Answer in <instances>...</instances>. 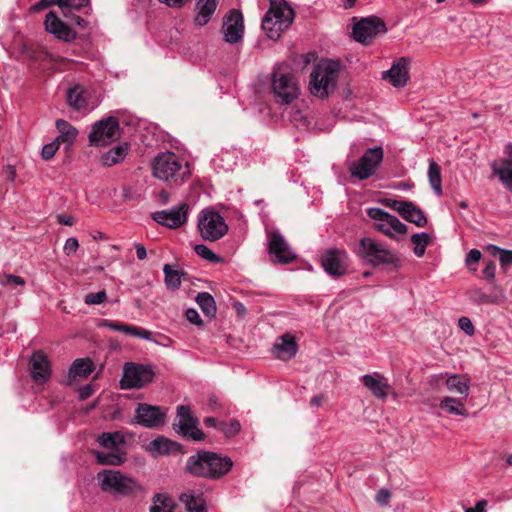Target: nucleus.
<instances>
[{
  "label": "nucleus",
  "mask_w": 512,
  "mask_h": 512,
  "mask_svg": "<svg viewBox=\"0 0 512 512\" xmlns=\"http://www.w3.org/2000/svg\"><path fill=\"white\" fill-rule=\"evenodd\" d=\"M272 351L276 358L283 361L290 360L298 351L295 337L289 333L278 337Z\"/></svg>",
  "instance_id": "nucleus-25"
},
{
  "label": "nucleus",
  "mask_w": 512,
  "mask_h": 512,
  "mask_svg": "<svg viewBox=\"0 0 512 512\" xmlns=\"http://www.w3.org/2000/svg\"><path fill=\"white\" fill-rule=\"evenodd\" d=\"M496 266L492 260L486 262L485 267L483 269V274L486 279L492 281L495 278Z\"/></svg>",
  "instance_id": "nucleus-55"
},
{
  "label": "nucleus",
  "mask_w": 512,
  "mask_h": 512,
  "mask_svg": "<svg viewBox=\"0 0 512 512\" xmlns=\"http://www.w3.org/2000/svg\"><path fill=\"white\" fill-rule=\"evenodd\" d=\"M130 146L128 143H122L116 147L111 148L109 151L101 156V163L104 166L111 167L122 162L129 152Z\"/></svg>",
  "instance_id": "nucleus-31"
},
{
  "label": "nucleus",
  "mask_w": 512,
  "mask_h": 512,
  "mask_svg": "<svg viewBox=\"0 0 512 512\" xmlns=\"http://www.w3.org/2000/svg\"><path fill=\"white\" fill-rule=\"evenodd\" d=\"M94 369V363L90 358L76 359L70 366L68 373V383L73 380L87 378L94 371Z\"/></svg>",
  "instance_id": "nucleus-29"
},
{
  "label": "nucleus",
  "mask_w": 512,
  "mask_h": 512,
  "mask_svg": "<svg viewBox=\"0 0 512 512\" xmlns=\"http://www.w3.org/2000/svg\"><path fill=\"white\" fill-rule=\"evenodd\" d=\"M368 216L376 221L377 230L390 238H394L397 234H405L407 226L402 223L396 216L389 214L381 208L373 207L367 212Z\"/></svg>",
  "instance_id": "nucleus-12"
},
{
  "label": "nucleus",
  "mask_w": 512,
  "mask_h": 512,
  "mask_svg": "<svg viewBox=\"0 0 512 512\" xmlns=\"http://www.w3.org/2000/svg\"><path fill=\"white\" fill-rule=\"evenodd\" d=\"M241 425L237 420H233L230 423L220 422L217 426V430L223 432L227 437H233L240 431Z\"/></svg>",
  "instance_id": "nucleus-48"
},
{
  "label": "nucleus",
  "mask_w": 512,
  "mask_h": 512,
  "mask_svg": "<svg viewBox=\"0 0 512 512\" xmlns=\"http://www.w3.org/2000/svg\"><path fill=\"white\" fill-rule=\"evenodd\" d=\"M387 31L385 22L377 16L361 19L353 26V37L359 43H366L378 34Z\"/></svg>",
  "instance_id": "nucleus-16"
},
{
  "label": "nucleus",
  "mask_w": 512,
  "mask_h": 512,
  "mask_svg": "<svg viewBox=\"0 0 512 512\" xmlns=\"http://www.w3.org/2000/svg\"><path fill=\"white\" fill-rule=\"evenodd\" d=\"M357 255L364 263L374 268L389 266L393 269H399L402 265L401 259L396 252L371 237L360 239Z\"/></svg>",
  "instance_id": "nucleus-2"
},
{
  "label": "nucleus",
  "mask_w": 512,
  "mask_h": 512,
  "mask_svg": "<svg viewBox=\"0 0 512 512\" xmlns=\"http://www.w3.org/2000/svg\"><path fill=\"white\" fill-rule=\"evenodd\" d=\"M119 136V122L115 117H107L97 121L89 134V142L93 146H104Z\"/></svg>",
  "instance_id": "nucleus-13"
},
{
  "label": "nucleus",
  "mask_w": 512,
  "mask_h": 512,
  "mask_svg": "<svg viewBox=\"0 0 512 512\" xmlns=\"http://www.w3.org/2000/svg\"><path fill=\"white\" fill-rule=\"evenodd\" d=\"M360 381L378 399L385 400L388 397L391 385L387 379L379 372L365 374L361 376Z\"/></svg>",
  "instance_id": "nucleus-23"
},
{
  "label": "nucleus",
  "mask_w": 512,
  "mask_h": 512,
  "mask_svg": "<svg viewBox=\"0 0 512 512\" xmlns=\"http://www.w3.org/2000/svg\"><path fill=\"white\" fill-rule=\"evenodd\" d=\"M409 58L402 57L387 71L382 72V78L388 79L394 87H404L408 80Z\"/></svg>",
  "instance_id": "nucleus-24"
},
{
  "label": "nucleus",
  "mask_w": 512,
  "mask_h": 512,
  "mask_svg": "<svg viewBox=\"0 0 512 512\" xmlns=\"http://www.w3.org/2000/svg\"><path fill=\"white\" fill-rule=\"evenodd\" d=\"M180 445L165 437H157L150 443V451L158 454H168L171 451L177 450Z\"/></svg>",
  "instance_id": "nucleus-38"
},
{
  "label": "nucleus",
  "mask_w": 512,
  "mask_h": 512,
  "mask_svg": "<svg viewBox=\"0 0 512 512\" xmlns=\"http://www.w3.org/2000/svg\"><path fill=\"white\" fill-rule=\"evenodd\" d=\"M107 299V294L105 290H101L95 293H88L84 298V303L86 305H98L105 302Z\"/></svg>",
  "instance_id": "nucleus-49"
},
{
  "label": "nucleus",
  "mask_w": 512,
  "mask_h": 512,
  "mask_svg": "<svg viewBox=\"0 0 512 512\" xmlns=\"http://www.w3.org/2000/svg\"><path fill=\"white\" fill-rule=\"evenodd\" d=\"M5 171L7 173V178L9 179V181L14 182L15 178H16V170H15L14 166L7 165L5 167Z\"/></svg>",
  "instance_id": "nucleus-64"
},
{
  "label": "nucleus",
  "mask_w": 512,
  "mask_h": 512,
  "mask_svg": "<svg viewBox=\"0 0 512 512\" xmlns=\"http://www.w3.org/2000/svg\"><path fill=\"white\" fill-rule=\"evenodd\" d=\"M198 230L204 240L217 241L227 233L228 225L220 213L205 209L198 216Z\"/></svg>",
  "instance_id": "nucleus-8"
},
{
  "label": "nucleus",
  "mask_w": 512,
  "mask_h": 512,
  "mask_svg": "<svg viewBox=\"0 0 512 512\" xmlns=\"http://www.w3.org/2000/svg\"><path fill=\"white\" fill-rule=\"evenodd\" d=\"M78 247H79L78 240L74 237H70L66 240L63 249H64L65 254L69 256V255L75 253L77 251Z\"/></svg>",
  "instance_id": "nucleus-53"
},
{
  "label": "nucleus",
  "mask_w": 512,
  "mask_h": 512,
  "mask_svg": "<svg viewBox=\"0 0 512 512\" xmlns=\"http://www.w3.org/2000/svg\"><path fill=\"white\" fill-rule=\"evenodd\" d=\"M458 325H459L460 329L463 330L469 336H472L475 332L474 325H473L472 321L470 320V318H468V317L463 316V317L459 318Z\"/></svg>",
  "instance_id": "nucleus-51"
},
{
  "label": "nucleus",
  "mask_w": 512,
  "mask_h": 512,
  "mask_svg": "<svg viewBox=\"0 0 512 512\" xmlns=\"http://www.w3.org/2000/svg\"><path fill=\"white\" fill-rule=\"evenodd\" d=\"M166 413L159 406L139 403L135 410L134 422L145 428H158L165 424Z\"/></svg>",
  "instance_id": "nucleus-17"
},
{
  "label": "nucleus",
  "mask_w": 512,
  "mask_h": 512,
  "mask_svg": "<svg viewBox=\"0 0 512 512\" xmlns=\"http://www.w3.org/2000/svg\"><path fill=\"white\" fill-rule=\"evenodd\" d=\"M196 302L201 308L202 312L207 317H214L216 315V303L214 298L208 292H200L196 297Z\"/></svg>",
  "instance_id": "nucleus-39"
},
{
  "label": "nucleus",
  "mask_w": 512,
  "mask_h": 512,
  "mask_svg": "<svg viewBox=\"0 0 512 512\" xmlns=\"http://www.w3.org/2000/svg\"><path fill=\"white\" fill-rule=\"evenodd\" d=\"M154 371L151 365L125 363L120 384L123 389L142 388L152 382Z\"/></svg>",
  "instance_id": "nucleus-10"
},
{
  "label": "nucleus",
  "mask_w": 512,
  "mask_h": 512,
  "mask_svg": "<svg viewBox=\"0 0 512 512\" xmlns=\"http://www.w3.org/2000/svg\"><path fill=\"white\" fill-rule=\"evenodd\" d=\"M428 178H429V183H430L432 189L434 190L435 194L437 196H441L443 193L441 168L434 160L429 161Z\"/></svg>",
  "instance_id": "nucleus-37"
},
{
  "label": "nucleus",
  "mask_w": 512,
  "mask_h": 512,
  "mask_svg": "<svg viewBox=\"0 0 512 512\" xmlns=\"http://www.w3.org/2000/svg\"><path fill=\"white\" fill-rule=\"evenodd\" d=\"M179 499L188 512H207L205 501L201 493L189 490L182 493Z\"/></svg>",
  "instance_id": "nucleus-30"
},
{
  "label": "nucleus",
  "mask_w": 512,
  "mask_h": 512,
  "mask_svg": "<svg viewBox=\"0 0 512 512\" xmlns=\"http://www.w3.org/2000/svg\"><path fill=\"white\" fill-rule=\"evenodd\" d=\"M44 24L46 31L59 40L72 42L76 39L77 33L69 25L60 20L53 11L46 14Z\"/></svg>",
  "instance_id": "nucleus-22"
},
{
  "label": "nucleus",
  "mask_w": 512,
  "mask_h": 512,
  "mask_svg": "<svg viewBox=\"0 0 512 512\" xmlns=\"http://www.w3.org/2000/svg\"><path fill=\"white\" fill-rule=\"evenodd\" d=\"M391 494L389 490L382 488L376 494V501L381 506H386L390 501Z\"/></svg>",
  "instance_id": "nucleus-54"
},
{
  "label": "nucleus",
  "mask_w": 512,
  "mask_h": 512,
  "mask_svg": "<svg viewBox=\"0 0 512 512\" xmlns=\"http://www.w3.org/2000/svg\"><path fill=\"white\" fill-rule=\"evenodd\" d=\"M163 272L165 284L169 289L176 290L181 286V277L185 275L184 272L174 270L169 264L164 265Z\"/></svg>",
  "instance_id": "nucleus-41"
},
{
  "label": "nucleus",
  "mask_w": 512,
  "mask_h": 512,
  "mask_svg": "<svg viewBox=\"0 0 512 512\" xmlns=\"http://www.w3.org/2000/svg\"><path fill=\"white\" fill-rule=\"evenodd\" d=\"M339 77V64L322 60L310 74L309 89L312 95L324 99L335 89Z\"/></svg>",
  "instance_id": "nucleus-5"
},
{
  "label": "nucleus",
  "mask_w": 512,
  "mask_h": 512,
  "mask_svg": "<svg viewBox=\"0 0 512 512\" xmlns=\"http://www.w3.org/2000/svg\"><path fill=\"white\" fill-rule=\"evenodd\" d=\"M96 479L101 490L113 496L126 497L142 490L135 479L117 470L104 469L97 474Z\"/></svg>",
  "instance_id": "nucleus-6"
},
{
  "label": "nucleus",
  "mask_w": 512,
  "mask_h": 512,
  "mask_svg": "<svg viewBox=\"0 0 512 512\" xmlns=\"http://www.w3.org/2000/svg\"><path fill=\"white\" fill-rule=\"evenodd\" d=\"M439 407L448 414L457 416H468V411L465 407L464 402L459 398L450 396L444 397L439 404Z\"/></svg>",
  "instance_id": "nucleus-32"
},
{
  "label": "nucleus",
  "mask_w": 512,
  "mask_h": 512,
  "mask_svg": "<svg viewBox=\"0 0 512 512\" xmlns=\"http://www.w3.org/2000/svg\"><path fill=\"white\" fill-rule=\"evenodd\" d=\"M222 32L225 41L230 44H236L242 40L244 21L240 11L233 9L224 17Z\"/></svg>",
  "instance_id": "nucleus-18"
},
{
  "label": "nucleus",
  "mask_w": 512,
  "mask_h": 512,
  "mask_svg": "<svg viewBox=\"0 0 512 512\" xmlns=\"http://www.w3.org/2000/svg\"><path fill=\"white\" fill-rule=\"evenodd\" d=\"M93 455L100 465L119 466L125 461V453L117 450H110V452L93 451Z\"/></svg>",
  "instance_id": "nucleus-35"
},
{
  "label": "nucleus",
  "mask_w": 512,
  "mask_h": 512,
  "mask_svg": "<svg viewBox=\"0 0 512 512\" xmlns=\"http://www.w3.org/2000/svg\"><path fill=\"white\" fill-rule=\"evenodd\" d=\"M100 326L114 330V331L123 332V333L129 334V335H130V332H133V326H130V325H127V324H124L121 322L108 320V319L102 320Z\"/></svg>",
  "instance_id": "nucleus-47"
},
{
  "label": "nucleus",
  "mask_w": 512,
  "mask_h": 512,
  "mask_svg": "<svg viewBox=\"0 0 512 512\" xmlns=\"http://www.w3.org/2000/svg\"><path fill=\"white\" fill-rule=\"evenodd\" d=\"M389 206L397 211L406 221L415 224L418 227L427 225V218L424 212L413 202L402 200H391Z\"/></svg>",
  "instance_id": "nucleus-21"
},
{
  "label": "nucleus",
  "mask_w": 512,
  "mask_h": 512,
  "mask_svg": "<svg viewBox=\"0 0 512 512\" xmlns=\"http://www.w3.org/2000/svg\"><path fill=\"white\" fill-rule=\"evenodd\" d=\"M186 318L192 324H195V325H202L203 324V321H202L199 313L195 309H192V308L191 309H187L186 310Z\"/></svg>",
  "instance_id": "nucleus-56"
},
{
  "label": "nucleus",
  "mask_w": 512,
  "mask_h": 512,
  "mask_svg": "<svg viewBox=\"0 0 512 512\" xmlns=\"http://www.w3.org/2000/svg\"><path fill=\"white\" fill-rule=\"evenodd\" d=\"M440 378H446V386L450 392L463 395L464 398L469 396L470 380L467 376L460 374L441 373L438 375Z\"/></svg>",
  "instance_id": "nucleus-27"
},
{
  "label": "nucleus",
  "mask_w": 512,
  "mask_h": 512,
  "mask_svg": "<svg viewBox=\"0 0 512 512\" xmlns=\"http://www.w3.org/2000/svg\"><path fill=\"white\" fill-rule=\"evenodd\" d=\"M294 17V10L285 0H270L261 26L267 37L275 41L292 25Z\"/></svg>",
  "instance_id": "nucleus-3"
},
{
  "label": "nucleus",
  "mask_w": 512,
  "mask_h": 512,
  "mask_svg": "<svg viewBox=\"0 0 512 512\" xmlns=\"http://www.w3.org/2000/svg\"><path fill=\"white\" fill-rule=\"evenodd\" d=\"M94 390L91 385H85L79 389V398L85 400L93 394Z\"/></svg>",
  "instance_id": "nucleus-59"
},
{
  "label": "nucleus",
  "mask_w": 512,
  "mask_h": 512,
  "mask_svg": "<svg viewBox=\"0 0 512 512\" xmlns=\"http://www.w3.org/2000/svg\"><path fill=\"white\" fill-rule=\"evenodd\" d=\"M173 501L165 494H157L153 499L150 512H172Z\"/></svg>",
  "instance_id": "nucleus-43"
},
{
  "label": "nucleus",
  "mask_w": 512,
  "mask_h": 512,
  "mask_svg": "<svg viewBox=\"0 0 512 512\" xmlns=\"http://www.w3.org/2000/svg\"><path fill=\"white\" fill-rule=\"evenodd\" d=\"M59 145L60 144L56 140L44 145L42 148V151H41L42 158L46 161L52 159L54 157V155L56 154V152L58 151Z\"/></svg>",
  "instance_id": "nucleus-50"
},
{
  "label": "nucleus",
  "mask_w": 512,
  "mask_h": 512,
  "mask_svg": "<svg viewBox=\"0 0 512 512\" xmlns=\"http://www.w3.org/2000/svg\"><path fill=\"white\" fill-rule=\"evenodd\" d=\"M467 295L470 301L478 305L496 303L495 299L481 288H471Z\"/></svg>",
  "instance_id": "nucleus-44"
},
{
  "label": "nucleus",
  "mask_w": 512,
  "mask_h": 512,
  "mask_svg": "<svg viewBox=\"0 0 512 512\" xmlns=\"http://www.w3.org/2000/svg\"><path fill=\"white\" fill-rule=\"evenodd\" d=\"M348 255L344 250L330 249L321 257V264L325 272L332 276H342L347 271Z\"/></svg>",
  "instance_id": "nucleus-19"
},
{
  "label": "nucleus",
  "mask_w": 512,
  "mask_h": 512,
  "mask_svg": "<svg viewBox=\"0 0 512 512\" xmlns=\"http://www.w3.org/2000/svg\"><path fill=\"white\" fill-rule=\"evenodd\" d=\"M411 242L414 245V254L422 257L425 254L426 247L430 242V236L426 232L415 233L411 236Z\"/></svg>",
  "instance_id": "nucleus-42"
},
{
  "label": "nucleus",
  "mask_w": 512,
  "mask_h": 512,
  "mask_svg": "<svg viewBox=\"0 0 512 512\" xmlns=\"http://www.w3.org/2000/svg\"><path fill=\"white\" fill-rule=\"evenodd\" d=\"M56 128L59 136L55 139L58 143H66L71 145L77 137V129L64 119L56 120Z\"/></svg>",
  "instance_id": "nucleus-33"
},
{
  "label": "nucleus",
  "mask_w": 512,
  "mask_h": 512,
  "mask_svg": "<svg viewBox=\"0 0 512 512\" xmlns=\"http://www.w3.org/2000/svg\"><path fill=\"white\" fill-rule=\"evenodd\" d=\"M267 237L268 251L273 262L288 264L296 259V254L278 230L269 231Z\"/></svg>",
  "instance_id": "nucleus-15"
},
{
  "label": "nucleus",
  "mask_w": 512,
  "mask_h": 512,
  "mask_svg": "<svg viewBox=\"0 0 512 512\" xmlns=\"http://www.w3.org/2000/svg\"><path fill=\"white\" fill-rule=\"evenodd\" d=\"M494 173L498 175L505 188L512 192V159H504L498 168H494Z\"/></svg>",
  "instance_id": "nucleus-36"
},
{
  "label": "nucleus",
  "mask_w": 512,
  "mask_h": 512,
  "mask_svg": "<svg viewBox=\"0 0 512 512\" xmlns=\"http://www.w3.org/2000/svg\"><path fill=\"white\" fill-rule=\"evenodd\" d=\"M68 19L72 23H74L75 25L80 27L81 29H84V28H86L88 26V22L84 18L74 14L73 11H72V14L70 15V17Z\"/></svg>",
  "instance_id": "nucleus-58"
},
{
  "label": "nucleus",
  "mask_w": 512,
  "mask_h": 512,
  "mask_svg": "<svg viewBox=\"0 0 512 512\" xmlns=\"http://www.w3.org/2000/svg\"><path fill=\"white\" fill-rule=\"evenodd\" d=\"M174 430L188 440L201 441L205 435L198 428V419L192 414L189 406L177 407V422L173 424Z\"/></svg>",
  "instance_id": "nucleus-11"
},
{
  "label": "nucleus",
  "mask_w": 512,
  "mask_h": 512,
  "mask_svg": "<svg viewBox=\"0 0 512 512\" xmlns=\"http://www.w3.org/2000/svg\"><path fill=\"white\" fill-rule=\"evenodd\" d=\"M30 376L36 384H44L51 377V364L47 355L42 351H35L29 361Z\"/></svg>",
  "instance_id": "nucleus-20"
},
{
  "label": "nucleus",
  "mask_w": 512,
  "mask_h": 512,
  "mask_svg": "<svg viewBox=\"0 0 512 512\" xmlns=\"http://www.w3.org/2000/svg\"><path fill=\"white\" fill-rule=\"evenodd\" d=\"M97 442L105 449L119 451V447L125 444V439L118 431L103 432L97 437Z\"/></svg>",
  "instance_id": "nucleus-34"
},
{
  "label": "nucleus",
  "mask_w": 512,
  "mask_h": 512,
  "mask_svg": "<svg viewBox=\"0 0 512 512\" xmlns=\"http://www.w3.org/2000/svg\"><path fill=\"white\" fill-rule=\"evenodd\" d=\"M66 102L75 111L89 110V97L86 88L80 84L70 86L66 91Z\"/></svg>",
  "instance_id": "nucleus-26"
},
{
  "label": "nucleus",
  "mask_w": 512,
  "mask_h": 512,
  "mask_svg": "<svg viewBox=\"0 0 512 512\" xmlns=\"http://www.w3.org/2000/svg\"><path fill=\"white\" fill-rule=\"evenodd\" d=\"M90 0H52L51 3L58 5L65 18H69L73 10H78L89 4Z\"/></svg>",
  "instance_id": "nucleus-40"
},
{
  "label": "nucleus",
  "mask_w": 512,
  "mask_h": 512,
  "mask_svg": "<svg viewBox=\"0 0 512 512\" xmlns=\"http://www.w3.org/2000/svg\"><path fill=\"white\" fill-rule=\"evenodd\" d=\"M194 250L198 256L201 258L213 262V263H219L222 261V258L215 254L208 246L204 244H198L194 247Z\"/></svg>",
  "instance_id": "nucleus-45"
},
{
  "label": "nucleus",
  "mask_w": 512,
  "mask_h": 512,
  "mask_svg": "<svg viewBox=\"0 0 512 512\" xmlns=\"http://www.w3.org/2000/svg\"><path fill=\"white\" fill-rule=\"evenodd\" d=\"M130 335L136 336L142 339L150 340L151 339V332L148 330H142L138 331L136 327L133 326V332H130Z\"/></svg>",
  "instance_id": "nucleus-61"
},
{
  "label": "nucleus",
  "mask_w": 512,
  "mask_h": 512,
  "mask_svg": "<svg viewBox=\"0 0 512 512\" xmlns=\"http://www.w3.org/2000/svg\"><path fill=\"white\" fill-rule=\"evenodd\" d=\"M488 249L491 251L493 255H499L501 265H512V250L501 249L495 245H490Z\"/></svg>",
  "instance_id": "nucleus-46"
},
{
  "label": "nucleus",
  "mask_w": 512,
  "mask_h": 512,
  "mask_svg": "<svg viewBox=\"0 0 512 512\" xmlns=\"http://www.w3.org/2000/svg\"><path fill=\"white\" fill-rule=\"evenodd\" d=\"M134 247H135V250H136L137 258L139 260H144L147 257V250H146V248L142 244H140V243H135Z\"/></svg>",
  "instance_id": "nucleus-62"
},
{
  "label": "nucleus",
  "mask_w": 512,
  "mask_h": 512,
  "mask_svg": "<svg viewBox=\"0 0 512 512\" xmlns=\"http://www.w3.org/2000/svg\"><path fill=\"white\" fill-rule=\"evenodd\" d=\"M481 252L477 249H471L466 255V264L471 265L477 263L481 259Z\"/></svg>",
  "instance_id": "nucleus-57"
},
{
  "label": "nucleus",
  "mask_w": 512,
  "mask_h": 512,
  "mask_svg": "<svg viewBox=\"0 0 512 512\" xmlns=\"http://www.w3.org/2000/svg\"><path fill=\"white\" fill-rule=\"evenodd\" d=\"M219 0H198L195 6L194 22L197 26H205L214 14Z\"/></svg>",
  "instance_id": "nucleus-28"
},
{
  "label": "nucleus",
  "mask_w": 512,
  "mask_h": 512,
  "mask_svg": "<svg viewBox=\"0 0 512 512\" xmlns=\"http://www.w3.org/2000/svg\"><path fill=\"white\" fill-rule=\"evenodd\" d=\"M487 506V501L482 499L479 500L474 507H470L466 509L465 512H485Z\"/></svg>",
  "instance_id": "nucleus-60"
},
{
  "label": "nucleus",
  "mask_w": 512,
  "mask_h": 512,
  "mask_svg": "<svg viewBox=\"0 0 512 512\" xmlns=\"http://www.w3.org/2000/svg\"><path fill=\"white\" fill-rule=\"evenodd\" d=\"M189 211L190 206L184 202L170 209L153 212L151 217L156 223L162 226L177 229L186 224Z\"/></svg>",
  "instance_id": "nucleus-14"
},
{
  "label": "nucleus",
  "mask_w": 512,
  "mask_h": 512,
  "mask_svg": "<svg viewBox=\"0 0 512 512\" xmlns=\"http://www.w3.org/2000/svg\"><path fill=\"white\" fill-rule=\"evenodd\" d=\"M232 466L230 457L201 450L187 459L185 471L195 477L217 480L226 475Z\"/></svg>",
  "instance_id": "nucleus-1"
},
{
  "label": "nucleus",
  "mask_w": 512,
  "mask_h": 512,
  "mask_svg": "<svg viewBox=\"0 0 512 512\" xmlns=\"http://www.w3.org/2000/svg\"><path fill=\"white\" fill-rule=\"evenodd\" d=\"M1 283L6 285L11 284L16 286H23L25 284V280L21 276L4 274Z\"/></svg>",
  "instance_id": "nucleus-52"
},
{
  "label": "nucleus",
  "mask_w": 512,
  "mask_h": 512,
  "mask_svg": "<svg viewBox=\"0 0 512 512\" xmlns=\"http://www.w3.org/2000/svg\"><path fill=\"white\" fill-rule=\"evenodd\" d=\"M272 89L277 103L290 104L299 95V87L287 65L277 66L272 74Z\"/></svg>",
  "instance_id": "nucleus-7"
},
{
  "label": "nucleus",
  "mask_w": 512,
  "mask_h": 512,
  "mask_svg": "<svg viewBox=\"0 0 512 512\" xmlns=\"http://www.w3.org/2000/svg\"><path fill=\"white\" fill-rule=\"evenodd\" d=\"M382 147L369 148L362 157L349 165L351 177L359 180H365L375 174L377 168L383 160Z\"/></svg>",
  "instance_id": "nucleus-9"
},
{
  "label": "nucleus",
  "mask_w": 512,
  "mask_h": 512,
  "mask_svg": "<svg viewBox=\"0 0 512 512\" xmlns=\"http://www.w3.org/2000/svg\"><path fill=\"white\" fill-rule=\"evenodd\" d=\"M152 166L156 178L174 185H181L191 174L189 164H183L180 158L170 151L157 155Z\"/></svg>",
  "instance_id": "nucleus-4"
},
{
  "label": "nucleus",
  "mask_w": 512,
  "mask_h": 512,
  "mask_svg": "<svg viewBox=\"0 0 512 512\" xmlns=\"http://www.w3.org/2000/svg\"><path fill=\"white\" fill-rule=\"evenodd\" d=\"M58 223L66 226H71L74 224V218L65 214H60L57 216Z\"/></svg>",
  "instance_id": "nucleus-63"
}]
</instances>
